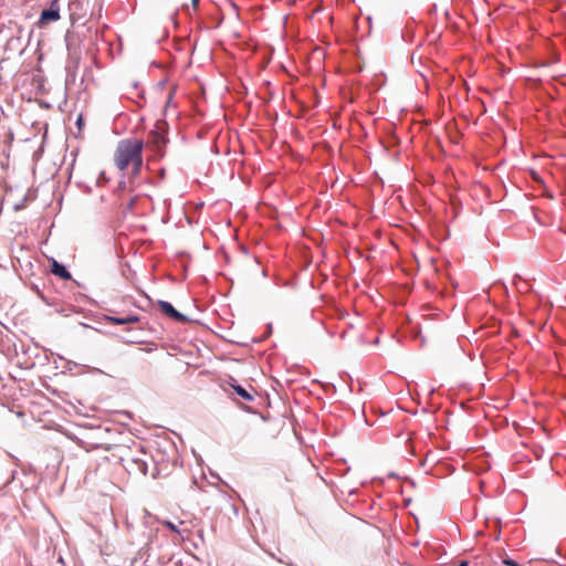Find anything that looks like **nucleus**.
I'll return each instance as SVG.
<instances>
[{"label":"nucleus","instance_id":"nucleus-12","mask_svg":"<svg viewBox=\"0 0 566 566\" xmlns=\"http://www.w3.org/2000/svg\"><path fill=\"white\" fill-rule=\"evenodd\" d=\"M165 525L174 532H179L177 526L171 522H166Z\"/></svg>","mask_w":566,"mask_h":566},{"label":"nucleus","instance_id":"nucleus-9","mask_svg":"<svg viewBox=\"0 0 566 566\" xmlns=\"http://www.w3.org/2000/svg\"><path fill=\"white\" fill-rule=\"evenodd\" d=\"M111 321L114 322L115 324L124 325V324L136 323L139 321V318L135 315H128L125 317H112Z\"/></svg>","mask_w":566,"mask_h":566},{"label":"nucleus","instance_id":"nucleus-8","mask_svg":"<svg viewBox=\"0 0 566 566\" xmlns=\"http://www.w3.org/2000/svg\"><path fill=\"white\" fill-rule=\"evenodd\" d=\"M514 283L516 285V289L521 293H527L530 291V286H528L527 281L524 280L520 274L515 275V282Z\"/></svg>","mask_w":566,"mask_h":566},{"label":"nucleus","instance_id":"nucleus-3","mask_svg":"<svg viewBox=\"0 0 566 566\" xmlns=\"http://www.w3.org/2000/svg\"><path fill=\"white\" fill-rule=\"evenodd\" d=\"M167 142L163 127L157 125L156 129L151 130L148 135L147 147L156 157H163Z\"/></svg>","mask_w":566,"mask_h":566},{"label":"nucleus","instance_id":"nucleus-14","mask_svg":"<svg viewBox=\"0 0 566 566\" xmlns=\"http://www.w3.org/2000/svg\"><path fill=\"white\" fill-rule=\"evenodd\" d=\"M504 563H505L506 565H512V566H515V565H516V564H515L513 560H511V559H505V560H504Z\"/></svg>","mask_w":566,"mask_h":566},{"label":"nucleus","instance_id":"nucleus-17","mask_svg":"<svg viewBox=\"0 0 566 566\" xmlns=\"http://www.w3.org/2000/svg\"><path fill=\"white\" fill-rule=\"evenodd\" d=\"M193 6H197L199 3V0H191Z\"/></svg>","mask_w":566,"mask_h":566},{"label":"nucleus","instance_id":"nucleus-6","mask_svg":"<svg viewBox=\"0 0 566 566\" xmlns=\"http://www.w3.org/2000/svg\"><path fill=\"white\" fill-rule=\"evenodd\" d=\"M50 271L52 274L59 276L62 280H71L72 275L71 273L65 269V266L61 263H59L55 259H50Z\"/></svg>","mask_w":566,"mask_h":566},{"label":"nucleus","instance_id":"nucleus-18","mask_svg":"<svg viewBox=\"0 0 566 566\" xmlns=\"http://www.w3.org/2000/svg\"><path fill=\"white\" fill-rule=\"evenodd\" d=\"M532 211L534 212L535 211V208H532ZM533 217L536 219V216L533 213Z\"/></svg>","mask_w":566,"mask_h":566},{"label":"nucleus","instance_id":"nucleus-10","mask_svg":"<svg viewBox=\"0 0 566 566\" xmlns=\"http://www.w3.org/2000/svg\"><path fill=\"white\" fill-rule=\"evenodd\" d=\"M232 388L244 400L251 401L253 399V396L251 394H249L248 390L244 389L243 387L235 385V386H232Z\"/></svg>","mask_w":566,"mask_h":566},{"label":"nucleus","instance_id":"nucleus-1","mask_svg":"<svg viewBox=\"0 0 566 566\" xmlns=\"http://www.w3.org/2000/svg\"><path fill=\"white\" fill-rule=\"evenodd\" d=\"M144 142L138 138L123 139L117 144L114 151V164L124 171L128 166L133 167V175L139 174L143 166Z\"/></svg>","mask_w":566,"mask_h":566},{"label":"nucleus","instance_id":"nucleus-16","mask_svg":"<svg viewBox=\"0 0 566 566\" xmlns=\"http://www.w3.org/2000/svg\"><path fill=\"white\" fill-rule=\"evenodd\" d=\"M532 453H533V455H536L537 458H539V455H537V453H536V450H535V447H534V446H533Z\"/></svg>","mask_w":566,"mask_h":566},{"label":"nucleus","instance_id":"nucleus-15","mask_svg":"<svg viewBox=\"0 0 566 566\" xmlns=\"http://www.w3.org/2000/svg\"><path fill=\"white\" fill-rule=\"evenodd\" d=\"M458 566H469V563L467 560H462Z\"/></svg>","mask_w":566,"mask_h":566},{"label":"nucleus","instance_id":"nucleus-19","mask_svg":"<svg viewBox=\"0 0 566 566\" xmlns=\"http://www.w3.org/2000/svg\"><path fill=\"white\" fill-rule=\"evenodd\" d=\"M539 565H543V564H542V563H539V564H538V566H539ZM533 566H535V565H533ZM536 566H537V565H536Z\"/></svg>","mask_w":566,"mask_h":566},{"label":"nucleus","instance_id":"nucleus-13","mask_svg":"<svg viewBox=\"0 0 566 566\" xmlns=\"http://www.w3.org/2000/svg\"><path fill=\"white\" fill-rule=\"evenodd\" d=\"M533 423H536V426L538 427V430L544 433L545 432V429L542 427V424L539 422H536V420L533 418Z\"/></svg>","mask_w":566,"mask_h":566},{"label":"nucleus","instance_id":"nucleus-11","mask_svg":"<svg viewBox=\"0 0 566 566\" xmlns=\"http://www.w3.org/2000/svg\"><path fill=\"white\" fill-rule=\"evenodd\" d=\"M137 464H138V468H139L140 472L144 475H146L147 474V465H146V463L145 462H137Z\"/></svg>","mask_w":566,"mask_h":566},{"label":"nucleus","instance_id":"nucleus-2","mask_svg":"<svg viewBox=\"0 0 566 566\" xmlns=\"http://www.w3.org/2000/svg\"><path fill=\"white\" fill-rule=\"evenodd\" d=\"M115 193L118 196L117 203L119 208L125 211H132L139 199V196L134 195L132 187H128L125 181L118 184Z\"/></svg>","mask_w":566,"mask_h":566},{"label":"nucleus","instance_id":"nucleus-7","mask_svg":"<svg viewBox=\"0 0 566 566\" xmlns=\"http://www.w3.org/2000/svg\"><path fill=\"white\" fill-rule=\"evenodd\" d=\"M533 198L535 197L537 190L539 195H544L546 192V189L544 187V181L542 177L538 176V174L533 169Z\"/></svg>","mask_w":566,"mask_h":566},{"label":"nucleus","instance_id":"nucleus-4","mask_svg":"<svg viewBox=\"0 0 566 566\" xmlns=\"http://www.w3.org/2000/svg\"><path fill=\"white\" fill-rule=\"evenodd\" d=\"M59 0H53L50 4L49 9H45L41 12L39 24L44 25L53 21L60 20V7L57 4Z\"/></svg>","mask_w":566,"mask_h":566},{"label":"nucleus","instance_id":"nucleus-5","mask_svg":"<svg viewBox=\"0 0 566 566\" xmlns=\"http://www.w3.org/2000/svg\"><path fill=\"white\" fill-rule=\"evenodd\" d=\"M158 307L165 315H167L168 317L172 318L176 322L186 323L189 321L184 314L179 313L169 302L159 301Z\"/></svg>","mask_w":566,"mask_h":566}]
</instances>
